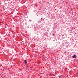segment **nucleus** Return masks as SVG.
I'll list each match as a JSON object with an SVG mask.
<instances>
[{
	"mask_svg": "<svg viewBox=\"0 0 78 78\" xmlns=\"http://www.w3.org/2000/svg\"><path fill=\"white\" fill-rule=\"evenodd\" d=\"M39 22L40 23H41V21H39Z\"/></svg>",
	"mask_w": 78,
	"mask_h": 78,
	"instance_id": "obj_4",
	"label": "nucleus"
},
{
	"mask_svg": "<svg viewBox=\"0 0 78 78\" xmlns=\"http://www.w3.org/2000/svg\"><path fill=\"white\" fill-rule=\"evenodd\" d=\"M42 19V18H41V19Z\"/></svg>",
	"mask_w": 78,
	"mask_h": 78,
	"instance_id": "obj_5",
	"label": "nucleus"
},
{
	"mask_svg": "<svg viewBox=\"0 0 78 78\" xmlns=\"http://www.w3.org/2000/svg\"><path fill=\"white\" fill-rule=\"evenodd\" d=\"M72 58H76V56L75 55H74L73 56H72Z\"/></svg>",
	"mask_w": 78,
	"mask_h": 78,
	"instance_id": "obj_1",
	"label": "nucleus"
},
{
	"mask_svg": "<svg viewBox=\"0 0 78 78\" xmlns=\"http://www.w3.org/2000/svg\"><path fill=\"white\" fill-rule=\"evenodd\" d=\"M24 64H25V65H27V61L26 60H25L24 61Z\"/></svg>",
	"mask_w": 78,
	"mask_h": 78,
	"instance_id": "obj_2",
	"label": "nucleus"
},
{
	"mask_svg": "<svg viewBox=\"0 0 78 78\" xmlns=\"http://www.w3.org/2000/svg\"><path fill=\"white\" fill-rule=\"evenodd\" d=\"M26 68H28V64H26Z\"/></svg>",
	"mask_w": 78,
	"mask_h": 78,
	"instance_id": "obj_3",
	"label": "nucleus"
}]
</instances>
